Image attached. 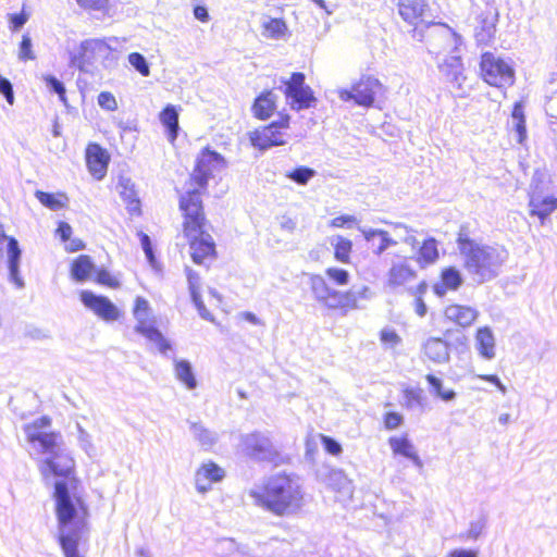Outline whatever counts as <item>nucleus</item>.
<instances>
[{
  "label": "nucleus",
  "mask_w": 557,
  "mask_h": 557,
  "mask_svg": "<svg viewBox=\"0 0 557 557\" xmlns=\"http://www.w3.org/2000/svg\"><path fill=\"white\" fill-rule=\"evenodd\" d=\"M413 259L420 269L435 264L440 259L438 240L434 237L424 238L416 250Z\"/></svg>",
  "instance_id": "a211bd4d"
},
{
  "label": "nucleus",
  "mask_w": 557,
  "mask_h": 557,
  "mask_svg": "<svg viewBox=\"0 0 557 557\" xmlns=\"http://www.w3.org/2000/svg\"><path fill=\"white\" fill-rule=\"evenodd\" d=\"M478 379L484 382L492 383L502 394H505L507 392L506 386L500 382L498 376L495 374H479Z\"/></svg>",
  "instance_id": "864d4df0"
},
{
  "label": "nucleus",
  "mask_w": 557,
  "mask_h": 557,
  "mask_svg": "<svg viewBox=\"0 0 557 557\" xmlns=\"http://www.w3.org/2000/svg\"><path fill=\"white\" fill-rule=\"evenodd\" d=\"M426 290H428V284H426V282L422 281L416 286L413 294L416 297L422 298L423 295L426 293Z\"/></svg>",
  "instance_id": "338daca9"
},
{
  "label": "nucleus",
  "mask_w": 557,
  "mask_h": 557,
  "mask_svg": "<svg viewBox=\"0 0 557 557\" xmlns=\"http://www.w3.org/2000/svg\"><path fill=\"white\" fill-rule=\"evenodd\" d=\"M380 339L384 345L388 347H395L401 342L400 336L394 330L388 329L382 330L380 332Z\"/></svg>",
  "instance_id": "de8ad7c7"
},
{
  "label": "nucleus",
  "mask_w": 557,
  "mask_h": 557,
  "mask_svg": "<svg viewBox=\"0 0 557 557\" xmlns=\"http://www.w3.org/2000/svg\"><path fill=\"white\" fill-rule=\"evenodd\" d=\"M326 277L337 286H345L350 281V274L347 270L336 267L325 269Z\"/></svg>",
  "instance_id": "4c0bfd02"
},
{
  "label": "nucleus",
  "mask_w": 557,
  "mask_h": 557,
  "mask_svg": "<svg viewBox=\"0 0 557 557\" xmlns=\"http://www.w3.org/2000/svg\"><path fill=\"white\" fill-rule=\"evenodd\" d=\"M86 164L89 172L97 178L104 177V152L100 145L89 144L86 148Z\"/></svg>",
  "instance_id": "aec40b11"
},
{
  "label": "nucleus",
  "mask_w": 557,
  "mask_h": 557,
  "mask_svg": "<svg viewBox=\"0 0 557 557\" xmlns=\"http://www.w3.org/2000/svg\"><path fill=\"white\" fill-rule=\"evenodd\" d=\"M404 422V418L396 411H387L383 416V424L386 430H395Z\"/></svg>",
  "instance_id": "c03bdc74"
},
{
  "label": "nucleus",
  "mask_w": 557,
  "mask_h": 557,
  "mask_svg": "<svg viewBox=\"0 0 557 557\" xmlns=\"http://www.w3.org/2000/svg\"><path fill=\"white\" fill-rule=\"evenodd\" d=\"M383 85L372 75H361L349 89H341L338 97L343 101L352 100L356 104L370 108L374 104L376 94Z\"/></svg>",
  "instance_id": "f8f14e48"
},
{
  "label": "nucleus",
  "mask_w": 557,
  "mask_h": 557,
  "mask_svg": "<svg viewBox=\"0 0 557 557\" xmlns=\"http://www.w3.org/2000/svg\"><path fill=\"white\" fill-rule=\"evenodd\" d=\"M176 379L182 382L186 388L194 389L197 386L191 367L188 361L180 360L174 364Z\"/></svg>",
  "instance_id": "7c9ffc66"
},
{
  "label": "nucleus",
  "mask_w": 557,
  "mask_h": 557,
  "mask_svg": "<svg viewBox=\"0 0 557 557\" xmlns=\"http://www.w3.org/2000/svg\"><path fill=\"white\" fill-rule=\"evenodd\" d=\"M79 297L88 309L92 310L100 318H104V297L96 296L89 290H82Z\"/></svg>",
  "instance_id": "473e14b6"
},
{
  "label": "nucleus",
  "mask_w": 557,
  "mask_h": 557,
  "mask_svg": "<svg viewBox=\"0 0 557 557\" xmlns=\"http://www.w3.org/2000/svg\"><path fill=\"white\" fill-rule=\"evenodd\" d=\"M460 271L453 267H445L440 272V280L433 284L432 289L438 297H443L449 290H457L462 285Z\"/></svg>",
  "instance_id": "f3484780"
},
{
  "label": "nucleus",
  "mask_w": 557,
  "mask_h": 557,
  "mask_svg": "<svg viewBox=\"0 0 557 557\" xmlns=\"http://www.w3.org/2000/svg\"><path fill=\"white\" fill-rule=\"evenodd\" d=\"M18 59L23 62L33 61L36 55L33 51L32 39L28 34L22 36V40L18 47Z\"/></svg>",
  "instance_id": "ea45409f"
},
{
  "label": "nucleus",
  "mask_w": 557,
  "mask_h": 557,
  "mask_svg": "<svg viewBox=\"0 0 557 557\" xmlns=\"http://www.w3.org/2000/svg\"><path fill=\"white\" fill-rule=\"evenodd\" d=\"M117 188L123 200L137 195L134 184L128 178H120Z\"/></svg>",
  "instance_id": "8fccbe9b"
},
{
  "label": "nucleus",
  "mask_w": 557,
  "mask_h": 557,
  "mask_svg": "<svg viewBox=\"0 0 557 557\" xmlns=\"http://www.w3.org/2000/svg\"><path fill=\"white\" fill-rule=\"evenodd\" d=\"M136 331L152 342L159 351L166 352L171 348L170 343L163 337L158 327L147 320H139L136 325Z\"/></svg>",
  "instance_id": "4be33fe9"
},
{
  "label": "nucleus",
  "mask_w": 557,
  "mask_h": 557,
  "mask_svg": "<svg viewBox=\"0 0 557 557\" xmlns=\"http://www.w3.org/2000/svg\"><path fill=\"white\" fill-rule=\"evenodd\" d=\"M49 416L23 426L27 443L37 447L44 456L38 470L45 480H55L53 485L54 511L58 521V543L65 557H81L78 546L89 531L90 512L79 493L81 481L76 473V461L64 447L60 432L51 431Z\"/></svg>",
  "instance_id": "f257e3e1"
},
{
  "label": "nucleus",
  "mask_w": 557,
  "mask_h": 557,
  "mask_svg": "<svg viewBox=\"0 0 557 557\" xmlns=\"http://www.w3.org/2000/svg\"><path fill=\"white\" fill-rule=\"evenodd\" d=\"M425 380L430 384L433 393L441 399H443L445 401H449L456 397V393L453 389L444 391L442 388V386H443L442 381L438 377H436L434 374H426Z\"/></svg>",
  "instance_id": "e433bc0d"
},
{
  "label": "nucleus",
  "mask_w": 557,
  "mask_h": 557,
  "mask_svg": "<svg viewBox=\"0 0 557 557\" xmlns=\"http://www.w3.org/2000/svg\"><path fill=\"white\" fill-rule=\"evenodd\" d=\"M456 244L463 259V268L475 276L479 283L487 282L497 275L502 259L496 248L476 243L470 237L465 225L457 233Z\"/></svg>",
  "instance_id": "20e7f679"
},
{
  "label": "nucleus",
  "mask_w": 557,
  "mask_h": 557,
  "mask_svg": "<svg viewBox=\"0 0 557 557\" xmlns=\"http://www.w3.org/2000/svg\"><path fill=\"white\" fill-rule=\"evenodd\" d=\"M414 310H416V313L419 317L425 315V313H426V306H425V304L423 301V298H420V297H416L414 298Z\"/></svg>",
  "instance_id": "0e129e2a"
},
{
  "label": "nucleus",
  "mask_w": 557,
  "mask_h": 557,
  "mask_svg": "<svg viewBox=\"0 0 557 557\" xmlns=\"http://www.w3.org/2000/svg\"><path fill=\"white\" fill-rule=\"evenodd\" d=\"M444 315L449 322L467 329L476 321L479 312L469 306L451 304L445 308Z\"/></svg>",
  "instance_id": "dca6fc26"
},
{
  "label": "nucleus",
  "mask_w": 557,
  "mask_h": 557,
  "mask_svg": "<svg viewBox=\"0 0 557 557\" xmlns=\"http://www.w3.org/2000/svg\"><path fill=\"white\" fill-rule=\"evenodd\" d=\"M253 504L276 517L299 513L305 506V491L296 474L280 471L267 476L249 491Z\"/></svg>",
  "instance_id": "f03ea898"
},
{
  "label": "nucleus",
  "mask_w": 557,
  "mask_h": 557,
  "mask_svg": "<svg viewBox=\"0 0 557 557\" xmlns=\"http://www.w3.org/2000/svg\"><path fill=\"white\" fill-rule=\"evenodd\" d=\"M479 75L487 85L500 89L511 87L516 81L512 65L491 51L481 54Z\"/></svg>",
  "instance_id": "6e6552de"
},
{
  "label": "nucleus",
  "mask_w": 557,
  "mask_h": 557,
  "mask_svg": "<svg viewBox=\"0 0 557 557\" xmlns=\"http://www.w3.org/2000/svg\"><path fill=\"white\" fill-rule=\"evenodd\" d=\"M150 310L149 302L143 297H137L134 304V315L137 320H146Z\"/></svg>",
  "instance_id": "49530a36"
},
{
  "label": "nucleus",
  "mask_w": 557,
  "mask_h": 557,
  "mask_svg": "<svg viewBox=\"0 0 557 557\" xmlns=\"http://www.w3.org/2000/svg\"><path fill=\"white\" fill-rule=\"evenodd\" d=\"M512 117L517 121L516 131L518 133V141L523 143L527 137L525 117L521 102H516L511 111Z\"/></svg>",
  "instance_id": "c9c22d12"
},
{
  "label": "nucleus",
  "mask_w": 557,
  "mask_h": 557,
  "mask_svg": "<svg viewBox=\"0 0 557 557\" xmlns=\"http://www.w3.org/2000/svg\"><path fill=\"white\" fill-rule=\"evenodd\" d=\"M423 354L433 362L441 363L448 360L447 347L441 338H429L423 346Z\"/></svg>",
  "instance_id": "a878e982"
},
{
  "label": "nucleus",
  "mask_w": 557,
  "mask_h": 557,
  "mask_svg": "<svg viewBox=\"0 0 557 557\" xmlns=\"http://www.w3.org/2000/svg\"><path fill=\"white\" fill-rule=\"evenodd\" d=\"M354 221H355V219L351 215H339V216L334 218L331 221V226L343 227L346 224L352 223Z\"/></svg>",
  "instance_id": "bf43d9fd"
},
{
  "label": "nucleus",
  "mask_w": 557,
  "mask_h": 557,
  "mask_svg": "<svg viewBox=\"0 0 557 557\" xmlns=\"http://www.w3.org/2000/svg\"><path fill=\"white\" fill-rule=\"evenodd\" d=\"M178 209L182 215V232L187 240L193 262L209 265L216 259L218 251L215 242L209 233L211 224L205 205L187 197Z\"/></svg>",
  "instance_id": "7ed1b4c3"
},
{
  "label": "nucleus",
  "mask_w": 557,
  "mask_h": 557,
  "mask_svg": "<svg viewBox=\"0 0 557 557\" xmlns=\"http://www.w3.org/2000/svg\"><path fill=\"white\" fill-rule=\"evenodd\" d=\"M528 206L530 216L537 218L540 223L544 225L549 215L557 210V198L550 195L531 194Z\"/></svg>",
  "instance_id": "4468645a"
},
{
  "label": "nucleus",
  "mask_w": 557,
  "mask_h": 557,
  "mask_svg": "<svg viewBox=\"0 0 557 557\" xmlns=\"http://www.w3.org/2000/svg\"><path fill=\"white\" fill-rule=\"evenodd\" d=\"M388 444L393 454L400 455L412 460L418 459V455L407 435L392 436L388 438Z\"/></svg>",
  "instance_id": "bb28decb"
},
{
  "label": "nucleus",
  "mask_w": 557,
  "mask_h": 557,
  "mask_svg": "<svg viewBox=\"0 0 557 557\" xmlns=\"http://www.w3.org/2000/svg\"><path fill=\"white\" fill-rule=\"evenodd\" d=\"M124 201L126 203V209L131 215L138 216L141 214L140 200L137 197V195H135L131 198H127Z\"/></svg>",
  "instance_id": "603ef678"
},
{
  "label": "nucleus",
  "mask_w": 557,
  "mask_h": 557,
  "mask_svg": "<svg viewBox=\"0 0 557 557\" xmlns=\"http://www.w3.org/2000/svg\"><path fill=\"white\" fill-rule=\"evenodd\" d=\"M124 315V311L107 300V321L120 320Z\"/></svg>",
  "instance_id": "6e6d98bb"
},
{
  "label": "nucleus",
  "mask_w": 557,
  "mask_h": 557,
  "mask_svg": "<svg viewBox=\"0 0 557 557\" xmlns=\"http://www.w3.org/2000/svg\"><path fill=\"white\" fill-rule=\"evenodd\" d=\"M283 84V94L286 99L290 100L289 104L293 110L300 111L315 106L317 97L312 88L306 84L304 73H292L288 79L284 81Z\"/></svg>",
  "instance_id": "9b49d317"
},
{
  "label": "nucleus",
  "mask_w": 557,
  "mask_h": 557,
  "mask_svg": "<svg viewBox=\"0 0 557 557\" xmlns=\"http://www.w3.org/2000/svg\"><path fill=\"white\" fill-rule=\"evenodd\" d=\"M107 286L112 288H117L121 286V278L120 276H110L107 274Z\"/></svg>",
  "instance_id": "774afa93"
},
{
  "label": "nucleus",
  "mask_w": 557,
  "mask_h": 557,
  "mask_svg": "<svg viewBox=\"0 0 557 557\" xmlns=\"http://www.w3.org/2000/svg\"><path fill=\"white\" fill-rule=\"evenodd\" d=\"M159 120L166 128L169 140L174 143L178 135V111L175 106H165L159 114Z\"/></svg>",
  "instance_id": "b1692460"
},
{
  "label": "nucleus",
  "mask_w": 557,
  "mask_h": 557,
  "mask_svg": "<svg viewBox=\"0 0 557 557\" xmlns=\"http://www.w3.org/2000/svg\"><path fill=\"white\" fill-rule=\"evenodd\" d=\"M222 161V157L209 148L200 151L196 159L194 170L186 182V190L178 198V208L181 202L190 197L203 205L202 196L207 194L208 183L213 173L215 163Z\"/></svg>",
  "instance_id": "39448f33"
},
{
  "label": "nucleus",
  "mask_w": 557,
  "mask_h": 557,
  "mask_svg": "<svg viewBox=\"0 0 557 557\" xmlns=\"http://www.w3.org/2000/svg\"><path fill=\"white\" fill-rule=\"evenodd\" d=\"M8 255H9V269L10 275L13 281L20 284L18 282V261L21 256V250L18 248L17 240L13 237L8 239Z\"/></svg>",
  "instance_id": "2f4dec72"
},
{
  "label": "nucleus",
  "mask_w": 557,
  "mask_h": 557,
  "mask_svg": "<svg viewBox=\"0 0 557 557\" xmlns=\"http://www.w3.org/2000/svg\"><path fill=\"white\" fill-rule=\"evenodd\" d=\"M225 471L214 461L201 463L195 472V485L199 493L208 492L215 483L221 482Z\"/></svg>",
  "instance_id": "ddd939ff"
},
{
  "label": "nucleus",
  "mask_w": 557,
  "mask_h": 557,
  "mask_svg": "<svg viewBox=\"0 0 557 557\" xmlns=\"http://www.w3.org/2000/svg\"><path fill=\"white\" fill-rule=\"evenodd\" d=\"M95 272V264L87 255H79L71 263V274L74 280L83 282L90 278Z\"/></svg>",
  "instance_id": "393cba45"
},
{
  "label": "nucleus",
  "mask_w": 557,
  "mask_h": 557,
  "mask_svg": "<svg viewBox=\"0 0 557 557\" xmlns=\"http://www.w3.org/2000/svg\"><path fill=\"white\" fill-rule=\"evenodd\" d=\"M368 243L371 245L372 252L376 256L382 255L387 248L396 245L387 231L372 230L364 235Z\"/></svg>",
  "instance_id": "5701e85b"
},
{
  "label": "nucleus",
  "mask_w": 557,
  "mask_h": 557,
  "mask_svg": "<svg viewBox=\"0 0 557 557\" xmlns=\"http://www.w3.org/2000/svg\"><path fill=\"white\" fill-rule=\"evenodd\" d=\"M187 280L188 286L191 295V299L197 307L198 311L201 315L206 317L208 314L206 307L201 300L200 296V277L197 273L191 270L187 271Z\"/></svg>",
  "instance_id": "c756f323"
},
{
  "label": "nucleus",
  "mask_w": 557,
  "mask_h": 557,
  "mask_svg": "<svg viewBox=\"0 0 557 557\" xmlns=\"http://www.w3.org/2000/svg\"><path fill=\"white\" fill-rule=\"evenodd\" d=\"M484 527L485 522L483 520L473 521L466 533L461 534V537L476 540L483 533Z\"/></svg>",
  "instance_id": "09e8293b"
},
{
  "label": "nucleus",
  "mask_w": 557,
  "mask_h": 557,
  "mask_svg": "<svg viewBox=\"0 0 557 557\" xmlns=\"http://www.w3.org/2000/svg\"><path fill=\"white\" fill-rule=\"evenodd\" d=\"M352 242L349 238L336 237L334 249V259L341 263L349 264L351 262Z\"/></svg>",
  "instance_id": "cd10ccee"
},
{
  "label": "nucleus",
  "mask_w": 557,
  "mask_h": 557,
  "mask_svg": "<svg viewBox=\"0 0 557 557\" xmlns=\"http://www.w3.org/2000/svg\"><path fill=\"white\" fill-rule=\"evenodd\" d=\"M55 232L63 243H67L72 235V227L69 223L62 221L58 224Z\"/></svg>",
  "instance_id": "5fc2aeb1"
},
{
  "label": "nucleus",
  "mask_w": 557,
  "mask_h": 557,
  "mask_svg": "<svg viewBox=\"0 0 557 557\" xmlns=\"http://www.w3.org/2000/svg\"><path fill=\"white\" fill-rule=\"evenodd\" d=\"M128 62L129 64L140 73L143 76H149L150 69L149 65L144 58V55L139 52H132L128 54Z\"/></svg>",
  "instance_id": "a19ab883"
},
{
  "label": "nucleus",
  "mask_w": 557,
  "mask_h": 557,
  "mask_svg": "<svg viewBox=\"0 0 557 557\" xmlns=\"http://www.w3.org/2000/svg\"><path fill=\"white\" fill-rule=\"evenodd\" d=\"M194 16L199 20L202 23H206L209 21V13L206 7L203 5H196L194 8Z\"/></svg>",
  "instance_id": "052dcab7"
},
{
  "label": "nucleus",
  "mask_w": 557,
  "mask_h": 557,
  "mask_svg": "<svg viewBox=\"0 0 557 557\" xmlns=\"http://www.w3.org/2000/svg\"><path fill=\"white\" fill-rule=\"evenodd\" d=\"M314 170L310 168L297 166L287 174V177H289L297 184L305 185L314 176Z\"/></svg>",
  "instance_id": "58836bf2"
},
{
  "label": "nucleus",
  "mask_w": 557,
  "mask_h": 557,
  "mask_svg": "<svg viewBox=\"0 0 557 557\" xmlns=\"http://www.w3.org/2000/svg\"><path fill=\"white\" fill-rule=\"evenodd\" d=\"M48 86L55 91L61 98H64L65 88L63 84L53 76L46 77Z\"/></svg>",
  "instance_id": "13d9d810"
},
{
  "label": "nucleus",
  "mask_w": 557,
  "mask_h": 557,
  "mask_svg": "<svg viewBox=\"0 0 557 557\" xmlns=\"http://www.w3.org/2000/svg\"><path fill=\"white\" fill-rule=\"evenodd\" d=\"M277 99L272 89L261 91L251 104V112L259 121L269 120L276 111Z\"/></svg>",
  "instance_id": "2eb2a0df"
},
{
  "label": "nucleus",
  "mask_w": 557,
  "mask_h": 557,
  "mask_svg": "<svg viewBox=\"0 0 557 557\" xmlns=\"http://www.w3.org/2000/svg\"><path fill=\"white\" fill-rule=\"evenodd\" d=\"M396 10L403 22L411 27L412 36L422 37V30L444 23L428 20L431 13L429 0H397Z\"/></svg>",
  "instance_id": "9d476101"
},
{
  "label": "nucleus",
  "mask_w": 557,
  "mask_h": 557,
  "mask_svg": "<svg viewBox=\"0 0 557 557\" xmlns=\"http://www.w3.org/2000/svg\"><path fill=\"white\" fill-rule=\"evenodd\" d=\"M29 18V13L23 7L20 13L8 15L9 27L12 32H17Z\"/></svg>",
  "instance_id": "79ce46f5"
},
{
  "label": "nucleus",
  "mask_w": 557,
  "mask_h": 557,
  "mask_svg": "<svg viewBox=\"0 0 557 557\" xmlns=\"http://www.w3.org/2000/svg\"><path fill=\"white\" fill-rule=\"evenodd\" d=\"M86 10H96L101 7L103 0H76Z\"/></svg>",
  "instance_id": "680f3d73"
},
{
  "label": "nucleus",
  "mask_w": 557,
  "mask_h": 557,
  "mask_svg": "<svg viewBox=\"0 0 557 557\" xmlns=\"http://www.w3.org/2000/svg\"><path fill=\"white\" fill-rule=\"evenodd\" d=\"M84 248V243L81 239L71 240L65 245V250L70 252H75Z\"/></svg>",
  "instance_id": "69168bd1"
},
{
  "label": "nucleus",
  "mask_w": 557,
  "mask_h": 557,
  "mask_svg": "<svg viewBox=\"0 0 557 557\" xmlns=\"http://www.w3.org/2000/svg\"><path fill=\"white\" fill-rule=\"evenodd\" d=\"M196 435H197V438L200 442V444H202L205 446H211L215 441V438L212 436V434L203 428H198Z\"/></svg>",
  "instance_id": "4d7b16f0"
},
{
  "label": "nucleus",
  "mask_w": 557,
  "mask_h": 557,
  "mask_svg": "<svg viewBox=\"0 0 557 557\" xmlns=\"http://www.w3.org/2000/svg\"><path fill=\"white\" fill-rule=\"evenodd\" d=\"M264 34L269 38H281L287 33V25L283 18H270L263 25Z\"/></svg>",
  "instance_id": "f704fd0d"
},
{
  "label": "nucleus",
  "mask_w": 557,
  "mask_h": 557,
  "mask_svg": "<svg viewBox=\"0 0 557 557\" xmlns=\"http://www.w3.org/2000/svg\"><path fill=\"white\" fill-rule=\"evenodd\" d=\"M475 344L479 355L487 360L495 357V337L488 326H481L475 332Z\"/></svg>",
  "instance_id": "412c9836"
},
{
  "label": "nucleus",
  "mask_w": 557,
  "mask_h": 557,
  "mask_svg": "<svg viewBox=\"0 0 557 557\" xmlns=\"http://www.w3.org/2000/svg\"><path fill=\"white\" fill-rule=\"evenodd\" d=\"M319 437L323 445L324 450L327 454H330L332 456H339L342 454V450H343L342 446L334 438H332L327 435H324V434H320Z\"/></svg>",
  "instance_id": "37998d69"
},
{
  "label": "nucleus",
  "mask_w": 557,
  "mask_h": 557,
  "mask_svg": "<svg viewBox=\"0 0 557 557\" xmlns=\"http://www.w3.org/2000/svg\"><path fill=\"white\" fill-rule=\"evenodd\" d=\"M290 121L292 116L288 113H280L277 120L267 125L259 126L248 133L250 145L262 151L272 147L286 145Z\"/></svg>",
  "instance_id": "1a4fd4ad"
},
{
  "label": "nucleus",
  "mask_w": 557,
  "mask_h": 557,
  "mask_svg": "<svg viewBox=\"0 0 557 557\" xmlns=\"http://www.w3.org/2000/svg\"><path fill=\"white\" fill-rule=\"evenodd\" d=\"M447 557H476V553L471 549H454Z\"/></svg>",
  "instance_id": "e2e57ef3"
},
{
  "label": "nucleus",
  "mask_w": 557,
  "mask_h": 557,
  "mask_svg": "<svg viewBox=\"0 0 557 557\" xmlns=\"http://www.w3.org/2000/svg\"><path fill=\"white\" fill-rule=\"evenodd\" d=\"M137 235L139 237V240H140V244H141V248L144 249L145 255H146L149 263L154 265L156 257H154V253H153V249H152V244H151L150 237L146 233H144V232H138Z\"/></svg>",
  "instance_id": "a18cd8bd"
},
{
  "label": "nucleus",
  "mask_w": 557,
  "mask_h": 557,
  "mask_svg": "<svg viewBox=\"0 0 557 557\" xmlns=\"http://www.w3.org/2000/svg\"><path fill=\"white\" fill-rule=\"evenodd\" d=\"M244 455L257 462H264L271 467H280L289 462L290 458L283 454L272 438L259 431L245 435L242 440Z\"/></svg>",
  "instance_id": "0eeeda50"
},
{
  "label": "nucleus",
  "mask_w": 557,
  "mask_h": 557,
  "mask_svg": "<svg viewBox=\"0 0 557 557\" xmlns=\"http://www.w3.org/2000/svg\"><path fill=\"white\" fill-rule=\"evenodd\" d=\"M0 92L3 94L9 104L14 102L13 87L10 81L5 77L0 76Z\"/></svg>",
  "instance_id": "3c124183"
},
{
  "label": "nucleus",
  "mask_w": 557,
  "mask_h": 557,
  "mask_svg": "<svg viewBox=\"0 0 557 557\" xmlns=\"http://www.w3.org/2000/svg\"><path fill=\"white\" fill-rule=\"evenodd\" d=\"M417 277V272L405 260L393 264L387 272L386 285L391 288L404 286Z\"/></svg>",
  "instance_id": "6ab92c4d"
},
{
  "label": "nucleus",
  "mask_w": 557,
  "mask_h": 557,
  "mask_svg": "<svg viewBox=\"0 0 557 557\" xmlns=\"http://www.w3.org/2000/svg\"><path fill=\"white\" fill-rule=\"evenodd\" d=\"M309 283L314 299L327 309L337 311L342 315L358 309V298L352 290H336L320 274L311 275Z\"/></svg>",
  "instance_id": "423d86ee"
},
{
  "label": "nucleus",
  "mask_w": 557,
  "mask_h": 557,
  "mask_svg": "<svg viewBox=\"0 0 557 557\" xmlns=\"http://www.w3.org/2000/svg\"><path fill=\"white\" fill-rule=\"evenodd\" d=\"M401 394L404 397L403 407L406 409L423 405L424 395L421 388L406 386L403 388Z\"/></svg>",
  "instance_id": "72a5a7b5"
},
{
  "label": "nucleus",
  "mask_w": 557,
  "mask_h": 557,
  "mask_svg": "<svg viewBox=\"0 0 557 557\" xmlns=\"http://www.w3.org/2000/svg\"><path fill=\"white\" fill-rule=\"evenodd\" d=\"M35 197L42 206L53 211L64 208L67 200L64 194H52L42 190H36Z\"/></svg>",
  "instance_id": "c85d7f7f"
}]
</instances>
